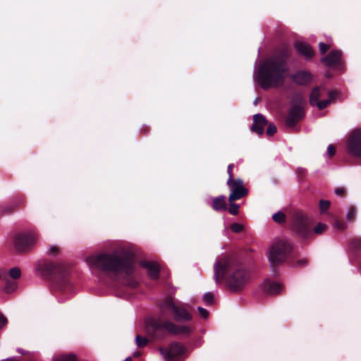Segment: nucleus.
<instances>
[{
    "instance_id": "obj_20",
    "label": "nucleus",
    "mask_w": 361,
    "mask_h": 361,
    "mask_svg": "<svg viewBox=\"0 0 361 361\" xmlns=\"http://www.w3.org/2000/svg\"><path fill=\"white\" fill-rule=\"evenodd\" d=\"M140 264L147 270L148 276L152 279H157L159 276V267L157 263L154 262L142 261Z\"/></svg>"
},
{
    "instance_id": "obj_33",
    "label": "nucleus",
    "mask_w": 361,
    "mask_h": 361,
    "mask_svg": "<svg viewBox=\"0 0 361 361\" xmlns=\"http://www.w3.org/2000/svg\"><path fill=\"white\" fill-rule=\"evenodd\" d=\"M335 194L341 197H345L347 195V190L343 187L336 188L334 190Z\"/></svg>"
},
{
    "instance_id": "obj_13",
    "label": "nucleus",
    "mask_w": 361,
    "mask_h": 361,
    "mask_svg": "<svg viewBox=\"0 0 361 361\" xmlns=\"http://www.w3.org/2000/svg\"><path fill=\"white\" fill-rule=\"evenodd\" d=\"M267 125L268 121L266 117L261 114H257L253 116V123L250 127V130L258 135H262L264 134V127Z\"/></svg>"
},
{
    "instance_id": "obj_35",
    "label": "nucleus",
    "mask_w": 361,
    "mask_h": 361,
    "mask_svg": "<svg viewBox=\"0 0 361 361\" xmlns=\"http://www.w3.org/2000/svg\"><path fill=\"white\" fill-rule=\"evenodd\" d=\"M197 311H198L200 317H202V318L207 319L208 317L209 312L206 309L201 307H198Z\"/></svg>"
},
{
    "instance_id": "obj_36",
    "label": "nucleus",
    "mask_w": 361,
    "mask_h": 361,
    "mask_svg": "<svg viewBox=\"0 0 361 361\" xmlns=\"http://www.w3.org/2000/svg\"><path fill=\"white\" fill-rule=\"evenodd\" d=\"M319 47L322 54H324L329 49V46L324 42H320Z\"/></svg>"
},
{
    "instance_id": "obj_6",
    "label": "nucleus",
    "mask_w": 361,
    "mask_h": 361,
    "mask_svg": "<svg viewBox=\"0 0 361 361\" xmlns=\"http://www.w3.org/2000/svg\"><path fill=\"white\" fill-rule=\"evenodd\" d=\"M38 236L35 233H14L11 235L13 245L16 252L26 253L35 245Z\"/></svg>"
},
{
    "instance_id": "obj_18",
    "label": "nucleus",
    "mask_w": 361,
    "mask_h": 361,
    "mask_svg": "<svg viewBox=\"0 0 361 361\" xmlns=\"http://www.w3.org/2000/svg\"><path fill=\"white\" fill-rule=\"evenodd\" d=\"M23 200L20 197L17 198L13 202L4 203L0 205L1 215H9L14 212L17 207L23 204Z\"/></svg>"
},
{
    "instance_id": "obj_29",
    "label": "nucleus",
    "mask_w": 361,
    "mask_h": 361,
    "mask_svg": "<svg viewBox=\"0 0 361 361\" xmlns=\"http://www.w3.org/2000/svg\"><path fill=\"white\" fill-rule=\"evenodd\" d=\"M9 275L13 279H18L21 276V271L18 267H13L9 270Z\"/></svg>"
},
{
    "instance_id": "obj_38",
    "label": "nucleus",
    "mask_w": 361,
    "mask_h": 361,
    "mask_svg": "<svg viewBox=\"0 0 361 361\" xmlns=\"http://www.w3.org/2000/svg\"><path fill=\"white\" fill-rule=\"evenodd\" d=\"M336 147L334 145H329L327 148V153L329 157H332L336 154Z\"/></svg>"
},
{
    "instance_id": "obj_7",
    "label": "nucleus",
    "mask_w": 361,
    "mask_h": 361,
    "mask_svg": "<svg viewBox=\"0 0 361 361\" xmlns=\"http://www.w3.org/2000/svg\"><path fill=\"white\" fill-rule=\"evenodd\" d=\"M162 316H166L169 312H173V318L177 322H188L192 319V314L183 306L176 305L171 297L166 298L160 305Z\"/></svg>"
},
{
    "instance_id": "obj_37",
    "label": "nucleus",
    "mask_w": 361,
    "mask_h": 361,
    "mask_svg": "<svg viewBox=\"0 0 361 361\" xmlns=\"http://www.w3.org/2000/svg\"><path fill=\"white\" fill-rule=\"evenodd\" d=\"M8 323L7 318L0 312V330L2 329Z\"/></svg>"
},
{
    "instance_id": "obj_31",
    "label": "nucleus",
    "mask_w": 361,
    "mask_h": 361,
    "mask_svg": "<svg viewBox=\"0 0 361 361\" xmlns=\"http://www.w3.org/2000/svg\"><path fill=\"white\" fill-rule=\"evenodd\" d=\"M277 131L276 126L273 123H268L266 133L268 136L274 135Z\"/></svg>"
},
{
    "instance_id": "obj_8",
    "label": "nucleus",
    "mask_w": 361,
    "mask_h": 361,
    "mask_svg": "<svg viewBox=\"0 0 361 361\" xmlns=\"http://www.w3.org/2000/svg\"><path fill=\"white\" fill-rule=\"evenodd\" d=\"M293 103L286 118V124L288 127H294L305 116L303 99L300 96H297L293 99Z\"/></svg>"
},
{
    "instance_id": "obj_15",
    "label": "nucleus",
    "mask_w": 361,
    "mask_h": 361,
    "mask_svg": "<svg viewBox=\"0 0 361 361\" xmlns=\"http://www.w3.org/2000/svg\"><path fill=\"white\" fill-rule=\"evenodd\" d=\"M290 216L295 226H307L308 216L300 209H293L290 211Z\"/></svg>"
},
{
    "instance_id": "obj_30",
    "label": "nucleus",
    "mask_w": 361,
    "mask_h": 361,
    "mask_svg": "<svg viewBox=\"0 0 361 361\" xmlns=\"http://www.w3.org/2000/svg\"><path fill=\"white\" fill-rule=\"evenodd\" d=\"M135 342H136V345L139 348H143L147 344L148 339L146 338H144L141 336H137L135 338Z\"/></svg>"
},
{
    "instance_id": "obj_32",
    "label": "nucleus",
    "mask_w": 361,
    "mask_h": 361,
    "mask_svg": "<svg viewBox=\"0 0 361 361\" xmlns=\"http://www.w3.org/2000/svg\"><path fill=\"white\" fill-rule=\"evenodd\" d=\"M203 300L206 305H212L214 300V295L211 292H207L203 295Z\"/></svg>"
},
{
    "instance_id": "obj_47",
    "label": "nucleus",
    "mask_w": 361,
    "mask_h": 361,
    "mask_svg": "<svg viewBox=\"0 0 361 361\" xmlns=\"http://www.w3.org/2000/svg\"><path fill=\"white\" fill-rule=\"evenodd\" d=\"M298 172H299V173H302L305 172V170L300 169H298Z\"/></svg>"
},
{
    "instance_id": "obj_3",
    "label": "nucleus",
    "mask_w": 361,
    "mask_h": 361,
    "mask_svg": "<svg viewBox=\"0 0 361 361\" xmlns=\"http://www.w3.org/2000/svg\"><path fill=\"white\" fill-rule=\"evenodd\" d=\"M225 279L226 284L232 292L242 290L250 279L249 272L230 258H223L214 265V279L221 283Z\"/></svg>"
},
{
    "instance_id": "obj_1",
    "label": "nucleus",
    "mask_w": 361,
    "mask_h": 361,
    "mask_svg": "<svg viewBox=\"0 0 361 361\" xmlns=\"http://www.w3.org/2000/svg\"><path fill=\"white\" fill-rule=\"evenodd\" d=\"M291 56V49L286 46L280 48L274 55L265 59L259 66L257 81L264 90L279 87L284 82L288 72V61Z\"/></svg>"
},
{
    "instance_id": "obj_22",
    "label": "nucleus",
    "mask_w": 361,
    "mask_h": 361,
    "mask_svg": "<svg viewBox=\"0 0 361 361\" xmlns=\"http://www.w3.org/2000/svg\"><path fill=\"white\" fill-rule=\"evenodd\" d=\"M293 232L297 236L303 240L310 239L312 237V227H293Z\"/></svg>"
},
{
    "instance_id": "obj_12",
    "label": "nucleus",
    "mask_w": 361,
    "mask_h": 361,
    "mask_svg": "<svg viewBox=\"0 0 361 361\" xmlns=\"http://www.w3.org/2000/svg\"><path fill=\"white\" fill-rule=\"evenodd\" d=\"M227 185L231 192L228 199L229 202L238 200L248 194V190L244 187L243 181L240 178L228 180Z\"/></svg>"
},
{
    "instance_id": "obj_16",
    "label": "nucleus",
    "mask_w": 361,
    "mask_h": 361,
    "mask_svg": "<svg viewBox=\"0 0 361 361\" xmlns=\"http://www.w3.org/2000/svg\"><path fill=\"white\" fill-rule=\"evenodd\" d=\"M291 78L298 85H306L312 81L313 76L310 72L302 70L295 73Z\"/></svg>"
},
{
    "instance_id": "obj_24",
    "label": "nucleus",
    "mask_w": 361,
    "mask_h": 361,
    "mask_svg": "<svg viewBox=\"0 0 361 361\" xmlns=\"http://www.w3.org/2000/svg\"><path fill=\"white\" fill-rule=\"evenodd\" d=\"M357 208L355 206H350L346 214V219L348 223H353L356 219Z\"/></svg>"
},
{
    "instance_id": "obj_41",
    "label": "nucleus",
    "mask_w": 361,
    "mask_h": 361,
    "mask_svg": "<svg viewBox=\"0 0 361 361\" xmlns=\"http://www.w3.org/2000/svg\"><path fill=\"white\" fill-rule=\"evenodd\" d=\"M307 264V260L306 259H302L294 262L292 266L293 267H302Z\"/></svg>"
},
{
    "instance_id": "obj_34",
    "label": "nucleus",
    "mask_w": 361,
    "mask_h": 361,
    "mask_svg": "<svg viewBox=\"0 0 361 361\" xmlns=\"http://www.w3.org/2000/svg\"><path fill=\"white\" fill-rule=\"evenodd\" d=\"M326 227H314V229H312V235H321L325 232Z\"/></svg>"
},
{
    "instance_id": "obj_4",
    "label": "nucleus",
    "mask_w": 361,
    "mask_h": 361,
    "mask_svg": "<svg viewBox=\"0 0 361 361\" xmlns=\"http://www.w3.org/2000/svg\"><path fill=\"white\" fill-rule=\"evenodd\" d=\"M293 251V243L286 238H275L269 246L267 259L272 269L284 263Z\"/></svg>"
},
{
    "instance_id": "obj_25",
    "label": "nucleus",
    "mask_w": 361,
    "mask_h": 361,
    "mask_svg": "<svg viewBox=\"0 0 361 361\" xmlns=\"http://www.w3.org/2000/svg\"><path fill=\"white\" fill-rule=\"evenodd\" d=\"M331 206V202L326 200H320L319 202V207L321 214H325Z\"/></svg>"
},
{
    "instance_id": "obj_39",
    "label": "nucleus",
    "mask_w": 361,
    "mask_h": 361,
    "mask_svg": "<svg viewBox=\"0 0 361 361\" xmlns=\"http://www.w3.org/2000/svg\"><path fill=\"white\" fill-rule=\"evenodd\" d=\"M59 252V247L55 245H51L47 249V253L49 255H55Z\"/></svg>"
},
{
    "instance_id": "obj_27",
    "label": "nucleus",
    "mask_w": 361,
    "mask_h": 361,
    "mask_svg": "<svg viewBox=\"0 0 361 361\" xmlns=\"http://www.w3.org/2000/svg\"><path fill=\"white\" fill-rule=\"evenodd\" d=\"M16 287L17 283L16 282L7 280L4 290L6 293H11L16 290Z\"/></svg>"
},
{
    "instance_id": "obj_17",
    "label": "nucleus",
    "mask_w": 361,
    "mask_h": 361,
    "mask_svg": "<svg viewBox=\"0 0 361 361\" xmlns=\"http://www.w3.org/2000/svg\"><path fill=\"white\" fill-rule=\"evenodd\" d=\"M262 290L268 295H277L282 291V286L278 282L267 279L262 285Z\"/></svg>"
},
{
    "instance_id": "obj_9",
    "label": "nucleus",
    "mask_w": 361,
    "mask_h": 361,
    "mask_svg": "<svg viewBox=\"0 0 361 361\" xmlns=\"http://www.w3.org/2000/svg\"><path fill=\"white\" fill-rule=\"evenodd\" d=\"M337 96V91L331 90L328 92V99L319 100V98L322 97L321 87L316 86L312 88L310 94V104L311 106H316L319 110H323L334 101Z\"/></svg>"
},
{
    "instance_id": "obj_5",
    "label": "nucleus",
    "mask_w": 361,
    "mask_h": 361,
    "mask_svg": "<svg viewBox=\"0 0 361 361\" xmlns=\"http://www.w3.org/2000/svg\"><path fill=\"white\" fill-rule=\"evenodd\" d=\"M164 330L173 335H188L192 332V329L188 325L178 326L171 321H162L160 318L147 324V331L154 337L160 338Z\"/></svg>"
},
{
    "instance_id": "obj_14",
    "label": "nucleus",
    "mask_w": 361,
    "mask_h": 361,
    "mask_svg": "<svg viewBox=\"0 0 361 361\" xmlns=\"http://www.w3.org/2000/svg\"><path fill=\"white\" fill-rule=\"evenodd\" d=\"M326 66H339L342 64V51L340 50L331 51L326 56L322 59Z\"/></svg>"
},
{
    "instance_id": "obj_21",
    "label": "nucleus",
    "mask_w": 361,
    "mask_h": 361,
    "mask_svg": "<svg viewBox=\"0 0 361 361\" xmlns=\"http://www.w3.org/2000/svg\"><path fill=\"white\" fill-rule=\"evenodd\" d=\"M212 208L216 212H224L227 210L226 197L224 195L214 197L212 199Z\"/></svg>"
},
{
    "instance_id": "obj_42",
    "label": "nucleus",
    "mask_w": 361,
    "mask_h": 361,
    "mask_svg": "<svg viewBox=\"0 0 361 361\" xmlns=\"http://www.w3.org/2000/svg\"><path fill=\"white\" fill-rule=\"evenodd\" d=\"M231 230L235 233H240L243 231L244 227H229Z\"/></svg>"
},
{
    "instance_id": "obj_44",
    "label": "nucleus",
    "mask_w": 361,
    "mask_h": 361,
    "mask_svg": "<svg viewBox=\"0 0 361 361\" xmlns=\"http://www.w3.org/2000/svg\"><path fill=\"white\" fill-rule=\"evenodd\" d=\"M141 133H143L144 135H146L149 133V128L147 127V126H143L141 130H140Z\"/></svg>"
},
{
    "instance_id": "obj_48",
    "label": "nucleus",
    "mask_w": 361,
    "mask_h": 361,
    "mask_svg": "<svg viewBox=\"0 0 361 361\" xmlns=\"http://www.w3.org/2000/svg\"><path fill=\"white\" fill-rule=\"evenodd\" d=\"M125 361H133V360H132L131 357H127V358L125 360Z\"/></svg>"
},
{
    "instance_id": "obj_40",
    "label": "nucleus",
    "mask_w": 361,
    "mask_h": 361,
    "mask_svg": "<svg viewBox=\"0 0 361 361\" xmlns=\"http://www.w3.org/2000/svg\"><path fill=\"white\" fill-rule=\"evenodd\" d=\"M234 167V164H230L228 166V169H227V172H228V180H234V177H233V169Z\"/></svg>"
},
{
    "instance_id": "obj_11",
    "label": "nucleus",
    "mask_w": 361,
    "mask_h": 361,
    "mask_svg": "<svg viewBox=\"0 0 361 361\" xmlns=\"http://www.w3.org/2000/svg\"><path fill=\"white\" fill-rule=\"evenodd\" d=\"M159 351L166 361H179L186 353V348L178 342L171 343L167 349L160 348Z\"/></svg>"
},
{
    "instance_id": "obj_46",
    "label": "nucleus",
    "mask_w": 361,
    "mask_h": 361,
    "mask_svg": "<svg viewBox=\"0 0 361 361\" xmlns=\"http://www.w3.org/2000/svg\"><path fill=\"white\" fill-rule=\"evenodd\" d=\"M18 352H19L20 353H22V354L25 353L24 351L22 349H20V348L18 349Z\"/></svg>"
},
{
    "instance_id": "obj_10",
    "label": "nucleus",
    "mask_w": 361,
    "mask_h": 361,
    "mask_svg": "<svg viewBox=\"0 0 361 361\" xmlns=\"http://www.w3.org/2000/svg\"><path fill=\"white\" fill-rule=\"evenodd\" d=\"M346 152L352 157L361 158V128L350 133L346 141Z\"/></svg>"
},
{
    "instance_id": "obj_26",
    "label": "nucleus",
    "mask_w": 361,
    "mask_h": 361,
    "mask_svg": "<svg viewBox=\"0 0 361 361\" xmlns=\"http://www.w3.org/2000/svg\"><path fill=\"white\" fill-rule=\"evenodd\" d=\"M54 361H77V358L75 355H63L56 357Z\"/></svg>"
},
{
    "instance_id": "obj_43",
    "label": "nucleus",
    "mask_w": 361,
    "mask_h": 361,
    "mask_svg": "<svg viewBox=\"0 0 361 361\" xmlns=\"http://www.w3.org/2000/svg\"><path fill=\"white\" fill-rule=\"evenodd\" d=\"M353 245L355 247L361 250V238L356 239L353 242Z\"/></svg>"
},
{
    "instance_id": "obj_45",
    "label": "nucleus",
    "mask_w": 361,
    "mask_h": 361,
    "mask_svg": "<svg viewBox=\"0 0 361 361\" xmlns=\"http://www.w3.org/2000/svg\"><path fill=\"white\" fill-rule=\"evenodd\" d=\"M230 226H243V224H238V223H233Z\"/></svg>"
},
{
    "instance_id": "obj_23",
    "label": "nucleus",
    "mask_w": 361,
    "mask_h": 361,
    "mask_svg": "<svg viewBox=\"0 0 361 361\" xmlns=\"http://www.w3.org/2000/svg\"><path fill=\"white\" fill-rule=\"evenodd\" d=\"M272 219L276 224H282L286 223V215L284 212L279 211L273 214Z\"/></svg>"
},
{
    "instance_id": "obj_19",
    "label": "nucleus",
    "mask_w": 361,
    "mask_h": 361,
    "mask_svg": "<svg viewBox=\"0 0 361 361\" xmlns=\"http://www.w3.org/2000/svg\"><path fill=\"white\" fill-rule=\"evenodd\" d=\"M297 51L303 56L306 59H310L314 56V51L311 46L307 43L297 42L295 44Z\"/></svg>"
},
{
    "instance_id": "obj_49",
    "label": "nucleus",
    "mask_w": 361,
    "mask_h": 361,
    "mask_svg": "<svg viewBox=\"0 0 361 361\" xmlns=\"http://www.w3.org/2000/svg\"><path fill=\"white\" fill-rule=\"evenodd\" d=\"M317 226H326V225L319 222V223L317 224Z\"/></svg>"
},
{
    "instance_id": "obj_2",
    "label": "nucleus",
    "mask_w": 361,
    "mask_h": 361,
    "mask_svg": "<svg viewBox=\"0 0 361 361\" xmlns=\"http://www.w3.org/2000/svg\"><path fill=\"white\" fill-rule=\"evenodd\" d=\"M134 254L128 249L116 250L111 255L90 256L86 261L92 268L103 271L123 273L130 276L134 272Z\"/></svg>"
},
{
    "instance_id": "obj_28",
    "label": "nucleus",
    "mask_w": 361,
    "mask_h": 361,
    "mask_svg": "<svg viewBox=\"0 0 361 361\" xmlns=\"http://www.w3.org/2000/svg\"><path fill=\"white\" fill-rule=\"evenodd\" d=\"M239 208H240L239 205L235 203H233V202H230L229 207H227V210L228 211V212L231 214L236 215L239 212Z\"/></svg>"
}]
</instances>
